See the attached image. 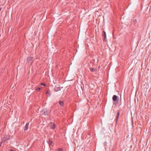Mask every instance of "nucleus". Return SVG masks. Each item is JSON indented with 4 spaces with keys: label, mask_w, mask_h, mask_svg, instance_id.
I'll list each match as a JSON object with an SVG mask.
<instances>
[{
    "label": "nucleus",
    "mask_w": 151,
    "mask_h": 151,
    "mask_svg": "<svg viewBox=\"0 0 151 151\" xmlns=\"http://www.w3.org/2000/svg\"><path fill=\"white\" fill-rule=\"evenodd\" d=\"M59 105H60L61 106H63V104H64L63 102L62 101H59Z\"/></svg>",
    "instance_id": "8"
},
{
    "label": "nucleus",
    "mask_w": 151,
    "mask_h": 151,
    "mask_svg": "<svg viewBox=\"0 0 151 151\" xmlns=\"http://www.w3.org/2000/svg\"><path fill=\"white\" fill-rule=\"evenodd\" d=\"M46 94L48 95L49 96H50V92L49 91H47L46 92Z\"/></svg>",
    "instance_id": "14"
},
{
    "label": "nucleus",
    "mask_w": 151,
    "mask_h": 151,
    "mask_svg": "<svg viewBox=\"0 0 151 151\" xmlns=\"http://www.w3.org/2000/svg\"><path fill=\"white\" fill-rule=\"evenodd\" d=\"M33 57H29L27 58V63L29 64H32L34 61L33 59Z\"/></svg>",
    "instance_id": "1"
},
{
    "label": "nucleus",
    "mask_w": 151,
    "mask_h": 151,
    "mask_svg": "<svg viewBox=\"0 0 151 151\" xmlns=\"http://www.w3.org/2000/svg\"><path fill=\"white\" fill-rule=\"evenodd\" d=\"M49 125L50 128L52 129H54L56 128V125L53 123L51 122Z\"/></svg>",
    "instance_id": "3"
},
{
    "label": "nucleus",
    "mask_w": 151,
    "mask_h": 151,
    "mask_svg": "<svg viewBox=\"0 0 151 151\" xmlns=\"http://www.w3.org/2000/svg\"><path fill=\"white\" fill-rule=\"evenodd\" d=\"M119 111H118V112H117V115H116V122H117L118 119L119 118Z\"/></svg>",
    "instance_id": "10"
},
{
    "label": "nucleus",
    "mask_w": 151,
    "mask_h": 151,
    "mask_svg": "<svg viewBox=\"0 0 151 151\" xmlns=\"http://www.w3.org/2000/svg\"><path fill=\"white\" fill-rule=\"evenodd\" d=\"M35 89L37 91L39 92L40 90V88L39 87H35Z\"/></svg>",
    "instance_id": "9"
},
{
    "label": "nucleus",
    "mask_w": 151,
    "mask_h": 151,
    "mask_svg": "<svg viewBox=\"0 0 151 151\" xmlns=\"http://www.w3.org/2000/svg\"><path fill=\"white\" fill-rule=\"evenodd\" d=\"M54 90L55 91H58L60 90V87H56Z\"/></svg>",
    "instance_id": "6"
},
{
    "label": "nucleus",
    "mask_w": 151,
    "mask_h": 151,
    "mask_svg": "<svg viewBox=\"0 0 151 151\" xmlns=\"http://www.w3.org/2000/svg\"><path fill=\"white\" fill-rule=\"evenodd\" d=\"M57 151H63L64 150L63 148H59L57 150Z\"/></svg>",
    "instance_id": "12"
},
{
    "label": "nucleus",
    "mask_w": 151,
    "mask_h": 151,
    "mask_svg": "<svg viewBox=\"0 0 151 151\" xmlns=\"http://www.w3.org/2000/svg\"><path fill=\"white\" fill-rule=\"evenodd\" d=\"M42 114L45 116L48 115L50 114L49 112L47 110H43L41 112Z\"/></svg>",
    "instance_id": "2"
},
{
    "label": "nucleus",
    "mask_w": 151,
    "mask_h": 151,
    "mask_svg": "<svg viewBox=\"0 0 151 151\" xmlns=\"http://www.w3.org/2000/svg\"><path fill=\"white\" fill-rule=\"evenodd\" d=\"M90 70L92 72H93L95 70L94 68H90Z\"/></svg>",
    "instance_id": "13"
},
{
    "label": "nucleus",
    "mask_w": 151,
    "mask_h": 151,
    "mask_svg": "<svg viewBox=\"0 0 151 151\" xmlns=\"http://www.w3.org/2000/svg\"><path fill=\"white\" fill-rule=\"evenodd\" d=\"M102 36L103 37V39H104L105 40H106V32L104 31H103Z\"/></svg>",
    "instance_id": "7"
},
{
    "label": "nucleus",
    "mask_w": 151,
    "mask_h": 151,
    "mask_svg": "<svg viewBox=\"0 0 151 151\" xmlns=\"http://www.w3.org/2000/svg\"><path fill=\"white\" fill-rule=\"evenodd\" d=\"M29 125V123H28L26 124L24 127V131H26L27 130Z\"/></svg>",
    "instance_id": "5"
},
{
    "label": "nucleus",
    "mask_w": 151,
    "mask_h": 151,
    "mask_svg": "<svg viewBox=\"0 0 151 151\" xmlns=\"http://www.w3.org/2000/svg\"><path fill=\"white\" fill-rule=\"evenodd\" d=\"M10 151H14L13 150H10Z\"/></svg>",
    "instance_id": "17"
},
{
    "label": "nucleus",
    "mask_w": 151,
    "mask_h": 151,
    "mask_svg": "<svg viewBox=\"0 0 151 151\" xmlns=\"http://www.w3.org/2000/svg\"><path fill=\"white\" fill-rule=\"evenodd\" d=\"M40 85L41 86H46V84L43 83H42L40 84Z\"/></svg>",
    "instance_id": "15"
},
{
    "label": "nucleus",
    "mask_w": 151,
    "mask_h": 151,
    "mask_svg": "<svg viewBox=\"0 0 151 151\" xmlns=\"http://www.w3.org/2000/svg\"><path fill=\"white\" fill-rule=\"evenodd\" d=\"M1 7H0V11H1Z\"/></svg>",
    "instance_id": "16"
},
{
    "label": "nucleus",
    "mask_w": 151,
    "mask_h": 151,
    "mask_svg": "<svg viewBox=\"0 0 151 151\" xmlns=\"http://www.w3.org/2000/svg\"><path fill=\"white\" fill-rule=\"evenodd\" d=\"M48 143L49 144V145H51L52 144V141H51L50 140H49Z\"/></svg>",
    "instance_id": "11"
},
{
    "label": "nucleus",
    "mask_w": 151,
    "mask_h": 151,
    "mask_svg": "<svg viewBox=\"0 0 151 151\" xmlns=\"http://www.w3.org/2000/svg\"><path fill=\"white\" fill-rule=\"evenodd\" d=\"M117 98V96L116 95H114L113 96L112 99L114 102L115 101L116 103V102H118Z\"/></svg>",
    "instance_id": "4"
}]
</instances>
